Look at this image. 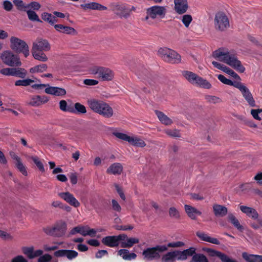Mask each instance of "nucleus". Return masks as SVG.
<instances>
[{"instance_id": "obj_1", "label": "nucleus", "mask_w": 262, "mask_h": 262, "mask_svg": "<svg viewBox=\"0 0 262 262\" xmlns=\"http://www.w3.org/2000/svg\"><path fill=\"white\" fill-rule=\"evenodd\" d=\"M221 48H220L212 53V56L220 60L229 65L235 70L240 73H244L245 68L242 65L240 60L237 57L229 52H223Z\"/></svg>"}, {"instance_id": "obj_2", "label": "nucleus", "mask_w": 262, "mask_h": 262, "mask_svg": "<svg viewBox=\"0 0 262 262\" xmlns=\"http://www.w3.org/2000/svg\"><path fill=\"white\" fill-rule=\"evenodd\" d=\"M88 104L93 112L106 118H110L113 115L114 111L112 107L103 101L91 99L88 100Z\"/></svg>"}, {"instance_id": "obj_3", "label": "nucleus", "mask_w": 262, "mask_h": 262, "mask_svg": "<svg viewBox=\"0 0 262 262\" xmlns=\"http://www.w3.org/2000/svg\"><path fill=\"white\" fill-rule=\"evenodd\" d=\"M158 55L164 61L172 64H178L181 62V56L176 51L166 47L160 48Z\"/></svg>"}, {"instance_id": "obj_4", "label": "nucleus", "mask_w": 262, "mask_h": 262, "mask_svg": "<svg viewBox=\"0 0 262 262\" xmlns=\"http://www.w3.org/2000/svg\"><path fill=\"white\" fill-rule=\"evenodd\" d=\"M165 248L162 245H157L152 247L145 249L142 252L143 259L145 261L158 260L161 258V254L164 253Z\"/></svg>"}, {"instance_id": "obj_5", "label": "nucleus", "mask_w": 262, "mask_h": 262, "mask_svg": "<svg viewBox=\"0 0 262 262\" xmlns=\"http://www.w3.org/2000/svg\"><path fill=\"white\" fill-rule=\"evenodd\" d=\"M43 231L48 235L60 237L63 236L67 230V224L62 221L57 222L53 227H47L43 229Z\"/></svg>"}, {"instance_id": "obj_6", "label": "nucleus", "mask_w": 262, "mask_h": 262, "mask_svg": "<svg viewBox=\"0 0 262 262\" xmlns=\"http://www.w3.org/2000/svg\"><path fill=\"white\" fill-rule=\"evenodd\" d=\"M11 48L17 54L22 53L25 57L29 54V48L27 43L23 40L13 36L10 38Z\"/></svg>"}, {"instance_id": "obj_7", "label": "nucleus", "mask_w": 262, "mask_h": 262, "mask_svg": "<svg viewBox=\"0 0 262 262\" xmlns=\"http://www.w3.org/2000/svg\"><path fill=\"white\" fill-rule=\"evenodd\" d=\"M230 26L229 20L225 13L219 12L214 17V28L220 31H224Z\"/></svg>"}, {"instance_id": "obj_8", "label": "nucleus", "mask_w": 262, "mask_h": 262, "mask_svg": "<svg viewBox=\"0 0 262 262\" xmlns=\"http://www.w3.org/2000/svg\"><path fill=\"white\" fill-rule=\"evenodd\" d=\"M111 10L120 17L127 18L130 15L131 10L125 4L113 3L110 5Z\"/></svg>"}, {"instance_id": "obj_9", "label": "nucleus", "mask_w": 262, "mask_h": 262, "mask_svg": "<svg viewBox=\"0 0 262 262\" xmlns=\"http://www.w3.org/2000/svg\"><path fill=\"white\" fill-rule=\"evenodd\" d=\"M3 62L10 67H19L21 65L19 57L10 51L4 52L1 55Z\"/></svg>"}, {"instance_id": "obj_10", "label": "nucleus", "mask_w": 262, "mask_h": 262, "mask_svg": "<svg viewBox=\"0 0 262 262\" xmlns=\"http://www.w3.org/2000/svg\"><path fill=\"white\" fill-rule=\"evenodd\" d=\"M146 14L152 19L156 18H164L167 13V9L165 6L155 5L146 9Z\"/></svg>"}, {"instance_id": "obj_11", "label": "nucleus", "mask_w": 262, "mask_h": 262, "mask_svg": "<svg viewBox=\"0 0 262 262\" xmlns=\"http://www.w3.org/2000/svg\"><path fill=\"white\" fill-rule=\"evenodd\" d=\"M0 73L6 76H12L24 78L26 77L27 71L21 68H7L2 69Z\"/></svg>"}, {"instance_id": "obj_12", "label": "nucleus", "mask_w": 262, "mask_h": 262, "mask_svg": "<svg viewBox=\"0 0 262 262\" xmlns=\"http://www.w3.org/2000/svg\"><path fill=\"white\" fill-rule=\"evenodd\" d=\"M236 88L238 89L241 91L243 97L250 106H256L255 101L248 88L241 82H239Z\"/></svg>"}, {"instance_id": "obj_13", "label": "nucleus", "mask_w": 262, "mask_h": 262, "mask_svg": "<svg viewBox=\"0 0 262 262\" xmlns=\"http://www.w3.org/2000/svg\"><path fill=\"white\" fill-rule=\"evenodd\" d=\"M202 250L207 253L210 257H219L222 262H232L229 256L220 251L209 248H203Z\"/></svg>"}, {"instance_id": "obj_14", "label": "nucleus", "mask_w": 262, "mask_h": 262, "mask_svg": "<svg viewBox=\"0 0 262 262\" xmlns=\"http://www.w3.org/2000/svg\"><path fill=\"white\" fill-rule=\"evenodd\" d=\"M51 47L49 41L46 39H39L36 42L33 43L32 51H48Z\"/></svg>"}, {"instance_id": "obj_15", "label": "nucleus", "mask_w": 262, "mask_h": 262, "mask_svg": "<svg viewBox=\"0 0 262 262\" xmlns=\"http://www.w3.org/2000/svg\"><path fill=\"white\" fill-rule=\"evenodd\" d=\"M54 255L57 257H66L68 259L72 260L78 256V252L72 250L61 249L55 251Z\"/></svg>"}, {"instance_id": "obj_16", "label": "nucleus", "mask_w": 262, "mask_h": 262, "mask_svg": "<svg viewBox=\"0 0 262 262\" xmlns=\"http://www.w3.org/2000/svg\"><path fill=\"white\" fill-rule=\"evenodd\" d=\"M196 249L194 247H189L183 251L177 250L179 256L178 260L184 261L187 260L188 257H192L196 253Z\"/></svg>"}, {"instance_id": "obj_17", "label": "nucleus", "mask_w": 262, "mask_h": 262, "mask_svg": "<svg viewBox=\"0 0 262 262\" xmlns=\"http://www.w3.org/2000/svg\"><path fill=\"white\" fill-rule=\"evenodd\" d=\"M58 195L70 205L74 207H78L80 206V203L74 195L69 192H60Z\"/></svg>"}, {"instance_id": "obj_18", "label": "nucleus", "mask_w": 262, "mask_h": 262, "mask_svg": "<svg viewBox=\"0 0 262 262\" xmlns=\"http://www.w3.org/2000/svg\"><path fill=\"white\" fill-rule=\"evenodd\" d=\"M175 11L179 14L186 13L188 9L187 0H174Z\"/></svg>"}, {"instance_id": "obj_19", "label": "nucleus", "mask_w": 262, "mask_h": 262, "mask_svg": "<svg viewBox=\"0 0 262 262\" xmlns=\"http://www.w3.org/2000/svg\"><path fill=\"white\" fill-rule=\"evenodd\" d=\"M178 254L177 250L171 251L167 252L166 253L161 255V262H176L178 260Z\"/></svg>"}, {"instance_id": "obj_20", "label": "nucleus", "mask_w": 262, "mask_h": 262, "mask_svg": "<svg viewBox=\"0 0 262 262\" xmlns=\"http://www.w3.org/2000/svg\"><path fill=\"white\" fill-rule=\"evenodd\" d=\"M45 92L46 93L56 96H62L66 94V91L63 88L56 86H47Z\"/></svg>"}, {"instance_id": "obj_21", "label": "nucleus", "mask_w": 262, "mask_h": 262, "mask_svg": "<svg viewBox=\"0 0 262 262\" xmlns=\"http://www.w3.org/2000/svg\"><path fill=\"white\" fill-rule=\"evenodd\" d=\"M239 209L243 213L246 214L248 217L254 220L258 219V213L254 208L241 205L239 206Z\"/></svg>"}, {"instance_id": "obj_22", "label": "nucleus", "mask_w": 262, "mask_h": 262, "mask_svg": "<svg viewBox=\"0 0 262 262\" xmlns=\"http://www.w3.org/2000/svg\"><path fill=\"white\" fill-rule=\"evenodd\" d=\"M212 208L214 215L216 217H223L228 213V209L224 206L216 204L213 205Z\"/></svg>"}, {"instance_id": "obj_23", "label": "nucleus", "mask_w": 262, "mask_h": 262, "mask_svg": "<svg viewBox=\"0 0 262 262\" xmlns=\"http://www.w3.org/2000/svg\"><path fill=\"white\" fill-rule=\"evenodd\" d=\"M54 28L57 31L66 34L75 35L77 33V32L74 28L71 27L64 26L61 24L55 25Z\"/></svg>"}, {"instance_id": "obj_24", "label": "nucleus", "mask_w": 262, "mask_h": 262, "mask_svg": "<svg viewBox=\"0 0 262 262\" xmlns=\"http://www.w3.org/2000/svg\"><path fill=\"white\" fill-rule=\"evenodd\" d=\"M196 235L203 241L217 245L220 244V242L217 238L210 237L204 232L198 231L196 233Z\"/></svg>"}, {"instance_id": "obj_25", "label": "nucleus", "mask_w": 262, "mask_h": 262, "mask_svg": "<svg viewBox=\"0 0 262 262\" xmlns=\"http://www.w3.org/2000/svg\"><path fill=\"white\" fill-rule=\"evenodd\" d=\"M242 256L246 262H262V255L251 254L244 252L242 253Z\"/></svg>"}, {"instance_id": "obj_26", "label": "nucleus", "mask_w": 262, "mask_h": 262, "mask_svg": "<svg viewBox=\"0 0 262 262\" xmlns=\"http://www.w3.org/2000/svg\"><path fill=\"white\" fill-rule=\"evenodd\" d=\"M102 243L110 247H116L119 246L116 236H107L101 240Z\"/></svg>"}, {"instance_id": "obj_27", "label": "nucleus", "mask_w": 262, "mask_h": 262, "mask_svg": "<svg viewBox=\"0 0 262 262\" xmlns=\"http://www.w3.org/2000/svg\"><path fill=\"white\" fill-rule=\"evenodd\" d=\"M81 7L84 9L97 10L103 11L107 9V7L96 2H91L81 5Z\"/></svg>"}, {"instance_id": "obj_28", "label": "nucleus", "mask_w": 262, "mask_h": 262, "mask_svg": "<svg viewBox=\"0 0 262 262\" xmlns=\"http://www.w3.org/2000/svg\"><path fill=\"white\" fill-rule=\"evenodd\" d=\"M185 209L188 216L191 220H195L196 219V215H200L202 214L201 211L189 205H185Z\"/></svg>"}, {"instance_id": "obj_29", "label": "nucleus", "mask_w": 262, "mask_h": 262, "mask_svg": "<svg viewBox=\"0 0 262 262\" xmlns=\"http://www.w3.org/2000/svg\"><path fill=\"white\" fill-rule=\"evenodd\" d=\"M113 72L108 68L102 67L99 77L101 78L103 81H110L113 79L114 77Z\"/></svg>"}, {"instance_id": "obj_30", "label": "nucleus", "mask_w": 262, "mask_h": 262, "mask_svg": "<svg viewBox=\"0 0 262 262\" xmlns=\"http://www.w3.org/2000/svg\"><path fill=\"white\" fill-rule=\"evenodd\" d=\"M123 170V166L119 163H114L107 169L106 172L114 175L120 174Z\"/></svg>"}, {"instance_id": "obj_31", "label": "nucleus", "mask_w": 262, "mask_h": 262, "mask_svg": "<svg viewBox=\"0 0 262 262\" xmlns=\"http://www.w3.org/2000/svg\"><path fill=\"white\" fill-rule=\"evenodd\" d=\"M155 113L162 124L166 125H169L172 123L171 119L168 117L163 112L156 110L155 111Z\"/></svg>"}, {"instance_id": "obj_32", "label": "nucleus", "mask_w": 262, "mask_h": 262, "mask_svg": "<svg viewBox=\"0 0 262 262\" xmlns=\"http://www.w3.org/2000/svg\"><path fill=\"white\" fill-rule=\"evenodd\" d=\"M182 75L189 82L193 84H195L198 78H199V76L195 73L188 71H183Z\"/></svg>"}, {"instance_id": "obj_33", "label": "nucleus", "mask_w": 262, "mask_h": 262, "mask_svg": "<svg viewBox=\"0 0 262 262\" xmlns=\"http://www.w3.org/2000/svg\"><path fill=\"white\" fill-rule=\"evenodd\" d=\"M138 75L140 78L146 80L149 85H152L151 80V75L147 70L144 69L142 71H139Z\"/></svg>"}, {"instance_id": "obj_34", "label": "nucleus", "mask_w": 262, "mask_h": 262, "mask_svg": "<svg viewBox=\"0 0 262 262\" xmlns=\"http://www.w3.org/2000/svg\"><path fill=\"white\" fill-rule=\"evenodd\" d=\"M228 219L231 224L236 228L237 230L240 231H243L244 227L242 226L238 220L232 213H229L228 215Z\"/></svg>"}, {"instance_id": "obj_35", "label": "nucleus", "mask_w": 262, "mask_h": 262, "mask_svg": "<svg viewBox=\"0 0 262 262\" xmlns=\"http://www.w3.org/2000/svg\"><path fill=\"white\" fill-rule=\"evenodd\" d=\"M139 243V239L138 238L131 237L127 238L125 242L121 243V247L122 248H130L134 244Z\"/></svg>"}, {"instance_id": "obj_36", "label": "nucleus", "mask_w": 262, "mask_h": 262, "mask_svg": "<svg viewBox=\"0 0 262 262\" xmlns=\"http://www.w3.org/2000/svg\"><path fill=\"white\" fill-rule=\"evenodd\" d=\"M189 262H209L207 256L203 253H196Z\"/></svg>"}, {"instance_id": "obj_37", "label": "nucleus", "mask_w": 262, "mask_h": 262, "mask_svg": "<svg viewBox=\"0 0 262 262\" xmlns=\"http://www.w3.org/2000/svg\"><path fill=\"white\" fill-rule=\"evenodd\" d=\"M60 109L63 112L75 113L74 107L72 105H68L66 100H62L59 102Z\"/></svg>"}, {"instance_id": "obj_38", "label": "nucleus", "mask_w": 262, "mask_h": 262, "mask_svg": "<svg viewBox=\"0 0 262 262\" xmlns=\"http://www.w3.org/2000/svg\"><path fill=\"white\" fill-rule=\"evenodd\" d=\"M129 143L132 145L143 147L146 146L145 142L141 138L137 137H131Z\"/></svg>"}, {"instance_id": "obj_39", "label": "nucleus", "mask_w": 262, "mask_h": 262, "mask_svg": "<svg viewBox=\"0 0 262 262\" xmlns=\"http://www.w3.org/2000/svg\"><path fill=\"white\" fill-rule=\"evenodd\" d=\"M27 14L28 19L33 22L36 21L38 23H42V20L39 18L38 15L33 10H29L26 11Z\"/></svg>"}, {"instance_id": "obj_40", "label": "nucleus", "mask_w": 262, "mask_h": 262, "mask_svg": "<svg viewBox=\"0 0 262 262\" xmlns=\"http://www.w3.org/2000/svg\"><path fill=\"white\" fill-rule=\"evenodd\" d=\"M217 78L224 84L233 86L235 88L236 87L239 82V81H232L231 80L226 78L224 75L221 74L217 76Z\"/></svg>"}, {"instance_id": "obj_41", "label": "nucleus", "mask_w": 262, "mask_h": 262, "mask_svg": "<svg viewBox=\"0 0 262 262\" xmlns=\"http://www.w3.org/2000/svg\"><path fill=\"white\" fill-rule=\"evenodd\" d=\"M194 84L207 89H209L211 87V84L207 80L200 76Z\"/></svg>"}, {"instance_id": "obj_42", "label": "nucleus", "mask_w": 262, "mask_h": 262, "mask_svg": "<svg viewBox=\"0 0 262 262\" xmlns=\"http://www.w3.org/2000/svg\"><path fill=\"white\" fill-rule=\"evenodd\" d=\"M32 55L33 57L38 60L41 61H46L48 60V57L46 55L45 53H43L42 52H37L36 51H32Z\"/></svg>"}, {"instance_id": "obj_43", "label": "nucleus", "mask_w": 262, "mask_h": 262, "mask_svg": "<svg viewBox=\"0 0 262 262\" xmlns=\"http://www.w3.org/2000/svg\"><path fill=\"white\" fill-rule=\"evenodd\" d=\"M34 164L36 165L38 169L41 172H44L45 169L42 163L39 160V158L36 156H32L31 157Z\"/></svg>"}, {"instance_id": "obj_44", "label": "nucleus", "mask_w": 262, "mask_h": 262, "mask_svg": "<svg viewBox=\"0 0 262 262\" xmlns=\"http://www.w3.org/2000/svg\"><path fill=\"white\" fill-rule=\"evenodd\" d=\"M33 247H24L22 248V251L23 253L26 255L29 259H33Z\"/></svg>"}, {"instance_id": "obj_45", "label": "nucleus", "mask_w": 262, "mask_h": 262, "mask_svg": "<svg viewBox=\"0 0 262 262\" xmlns=\"http://www.w3.org/2000/svg\"><path fill=\"white\" fill-rule=\"evenodd\" d=\"M13 4L19 11H26L27 5H25L22 0H13Z\"/></svg>"}, {"instance_id": "obj_46", "label": "nucleus", "mask_w": 262, "mask_h": 262, "mask_svg": "<svg viewBox=\"0 0 262 262\" xmlns=\"http://www.w3.org/2000/svg\"><path fill=\"white\" fill-rule=\"evenodd\" d=\"M34 82V80L31 79H26L23 80H18L15 82L16 86H27L30 85L32 83Z\"/></svg>"}, {"instance_id": "obj_47", "label": "nucleus", "mask_w": 262, "mask_h": 262, "mask_svg": "<svg viewBox=\"0 0 262 262\" xmlns=\"http://www.w3.org/2000/svg\"><path fill=\"white\" fill-rule=\"evenodd\" d=\"M169 215L170 217L174 219H179L180 217V214L179 210L174 207H171L169 209Z\"/></svg>"}, {"instance_id": "obj_48", "label": "nucleus", "mask_w": 262, "mask_h": 262, "mask_svg": "<svg viewBox=\"0 0 262 262\" xmlns=\"http://www.w3.org/2000/svg\"><path fill=\"white\" fill-rule=\"evenodd\" d=\"M85 232V227L83 226H76L73 228L70 231V234L71 235H74L76 233H78L81 234L82 235L84 236V234Z\"/></svg>"}, {"instance_id": "obj_49", "label": "nucleus", "mask_w": 262, "mask_h": 262, "mask_svg": "<svg viewBox=\"0 0 262 262\" xmlns=\"http://www.w3.org/2000/svg\"><path fill=\"white\" fill-rule=\"evenodd\" d=\"M224 72L229 74V75H230L231 76H232L233 78H234V79H236L238 80V81H239L241 82V77H239V76L233 70H232V69H230L229 67H226V68H225V69H224Z\"/></svg>"}, {"instance_id": "obj_50", "label": "nucleus", "mask_w": 262, "mask_h": 262, "mask_svg": "<svg viewBox=\"0 0 262 262\" xmlns=\"http://www.w3.org/2000/svg\"><path fill=\"white\" fill-rule=\"evenodd\" d=\"M113 135L117 138H118L121 140H124L125 141H127L128 143H129V141H130L131 137L129 136H128L127 135H126L125 134L119 133V132H114V133H113Z\"/></svg>"}, {"instance_id": "obj_51", "label": "nucleus", "mask_w": 262, "mask_h": 262, "mask_svg": "<svg viewBox=\"0 0 262 262\" xmlns=\"http://www.w3.org/2000/svg\"><path fill=\"white\" fill-rule=\"evenodd\" d=\"M74 109L75 113L77 112L81 114H85L86 112L85 107L80 103L77 102L75 104Z\"/></svg>"}, {"instance_id": "obj_52", "label": "nucleus", "mask_w": 262, "mask_h": 262, "mask_svg": "<svg viewBox=\"0 0 262 262\" xmlns=\"http://www.w3.org/2000/svg\"><path fill=\"white\" fill-rule=\"evenodd\" d=\"M192 20V17L190 14H185L182 16V21L185 26L188 28Z\"/></svg>"}, {"instance_id": "obj_53", "label": "nucleus", "mask_w": 262, "mask_h": 262, "mask_svg": "<svg viewBox=\"0 0 262 262\" xmlns=\"http://www.w3.org/2000/svg\"><path fill=\"white\" fill-rule=\"evenodd\" d=\"M29 104L33 106H37L41 105L40 96L36 95L32 97Z\"/></svg>"}, {"instance_id": "obj_54", "label": "nucleus", "mask_w": 262, "mask_h": 262, "mask_svg": "<svg viewBox=\"0 0 262 262\" xmlns=\"http://www.w3.org/2000/svg\"><path fill=\"white\" fill-rule=\"evenodd\" d=\"M16 167L19 170V171L24 176L27 175V171L26 170V166L23 164L21 161L16 162Z\"/></svg>"}, {"instance_id": "obj_55", "label": "nucleus", "mask_w": 262, "mask_h": 262, "mask_svg": "<svg viewBox=\"0 0 262 262\" xmlns=\"http://www.w3.org/2000/svg\"><path fill=\"white\" fill-rule=\"evenodd\" d=\"M205 98L208 102L213 104L220 102V99L215 96L207 95L205 96Z\"/></svg>"}, {"instance_id": "obj_56", "label": "nucleus", "mask_w": 262, "mask_h": 262, "mask_svg": "<svg viewBox=\"0 0 262 262\" xmlns=\"http://www.w3.org/2000/svg\"><path fill=\"white\" fill-rule=\"evenodd\" d=\"M166 134L172 137H180L181 134L179 130L177 129H168L165 132Z\"/></svg>"}, {"instance_id": "obj_57", "label": "nucleus", "mask_w": 262, "mask_h": 262, "mask_svg": "<svg viewBox=\"0 0 262 262\" xmlns=\"http://www.w3.org/2000/svg\"><path fill=\"white\" fill-rule=\"evenodd\" d=\"M52 259V256L49 254L41 255L38 259V262H50Z\"/></svg>"}, {"instance_id": "obj_58", "label": "nucleus", "mask_w": 262, "mask_h": 262, "mask_svg": "<svg viewBox=\"0 0 262 262\" xmlns=\"http://www.w3.org/2000/svg\"><path fill=\"white\" fill-rule=\"evenodd\" d=\"M3 8L7 11H11L13 9V5L12 3L8 1L5 0L3 3Z\"/></svg>"}, {"instance_id": "obj_59", "label": "nucleus", "mask_w": 262, "mask_h": 262, "mask_svg": "<svg viewBox=\"0 0 262 262\" xmlns=\"http://www.w3.org/2000/svg\"><path fill=\"white\" fill-rule=\"evenodd\" d=\"M77 176L76 172H71L68 174L71 183L73 185H75L77 183Z\"/></svg>"}, {"instance_id": "obj_60", "label": "nucleus", "mask_w": 262, "mask_h": 262, "mask_svg": "<svg viewBox=\"0 0 262 262\" xmlns=\"http://www.w3.org/2000/svg\"><path fill=\"white\" fill-rule=\"evenodd\" d=\"M134 228V226L131 225H118L116 226V229L118 230H131Z\"/></svg>"}, {"instance_id": "obj_61", "label": "nucleus", "mask_w": 262, "mask_h": 262, "mask_svg": "<svg viewBox=\"0 0 262 262\" xmlns=\"http://www.w3.org/2000/svg\"><path fill=\"white\" fill-rule=\"evenodd\" d=\"M29 7H31L34 10H38L40 8L41 5L38 2H32L27 5V8Z\"/></svg>"}, {"instance_id": "obj_62", "label": "nucleus", "mask_w": 262, "mask_h": 262, "mask_svg": "<svg viewBox=\"0 0 262 262\" xmlns=\"http://www.w3.org/2000/svg\"><path fill=\"white\" fill-rule=\"evenodd\" d=\"M53 15L51 13H49L47 12H44L41 14V18L48 23H50L51 21V18H52Z\"/></svg>"}, {"instance_id": "obj_63", "label": "nucleus", "mask_w": 262, "mask_h": 262, "mask_svg": "<svg viewBox=\"0 0 262 262\" xmlns=\"http://www.w3.org/2000/svg\"><path fill=\"white\" fill-rule=\"evenodd\" d=\"M112 208L114 211L117 212H120L121 210V207L119 203L115 200H112Z\"/></svg>"}, {"instance_id": "obj_64", "label": "nucleus", "mask_w": 262, "mask_h": 262, "mask_svg": "<svg viewBox=\"0 0 262 262\" xmlns=\"http://www.w3.org/2000/svg\"><path fill=\"white\" fill-rule=\"evenodd\" d=\"M12 262H28L22 255H18L12 259Z\"/></svg>"}]
</instances>
